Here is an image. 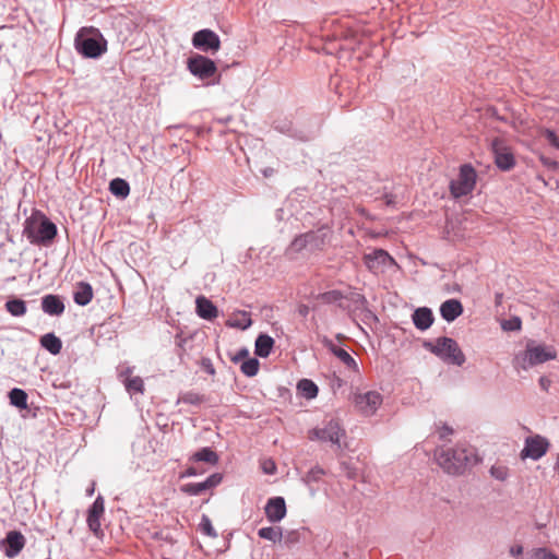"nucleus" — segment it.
Returning <instances> with one entry per match:
<instances>
[{
    "mask_svg": "<svg viewBox=\"0 0 559 559\" xmlns=\"http://www.w3.org/2000/svg\"><path fill=\"white\" fill-rule=\"evenodd\" d=\"M57 235V225L40 210L33 209L23 223V236L34 246L49 247Z\"/></svg>",
    "mask_w": 559,
    "mask_h": 559,
    "instance_id": "f257e3e1",
    "label": "nucleus"
},
{
    "mask_svg": "<svg viewBox=\"0 0 559 559\" xmlns=\"http://www.w3.org/2000/svg\"><path fill=\"white\" fill-rule=\"evenodd\" d=\"M438 464L452 475L463 474L475 462L474 449L464 445L444 447L436 452Z\"/></svg>",
    "mask_w": 559,
    "mask_h": 559,
    "instance_id": "f03ea898",
    "label": "nucleus"
},
{
    "mask_svg": "<svg viewBox=\"0 0 559 559\" xmlns=\"http://www.w3.org/2000/svg\"><path fill=\"white\" fill-rule=\"evenodd\" d=\"M76 52L86 59H98L107 51V40L94 26L81 27L74 37Z\"/></svg>",
    "mask_w": 559,
    "mask_h": 559,
    "instance_id": "7ed1b4c3",
    "label": "nucleus"
},
{
    "mask_svg": "<svg viewBox=\"0 0 559 559\" xmlns=\"http://www.w3.org/2000/svg\"><path fill=\"white\" fill-rule=\"evenodd\" d=\"M272 127L275 131L300 142H308L314 140L320 132L321 120L318 117H312L305 124L294 123L290 119L276 118Z\"/></svg>",
    "mask_w": 559,
    "mask_h": 559,
    "instance_id": "20e7f679",
    "label": "nucleus"
},
{
    "mask_svg": "<svg viewBox=\"0 0 559 559\" xmlns=\"http://www.w3.org/2000/svg\"><path fill=\"white\" fill-rule=\"evenodd\" d=\"M272 127L275 131L300 142H308L314 140L320 132L321 120L318 117H312L305 124L294 123L290 119L276 118Z\"/></svg>",
    "mask_w": 559,
    "mask_h": 559,
    "instance_id": "39448f33",
    "label": "nucleus"
},
{
    "mask_svg": "<svg viewBox=\"0 0 559 559\" xmlns=\"http://www.w3.org/2000/svg\"><path fill=\"white\" fill-rule=\"evenodd\" d=\"M423 347L449 365L461 367L466 360L457 342L449 336H439L435 341L425 340Z\"/></svg>",
    "mask_w": 559,
    "mask_h": 559,
    "instance_id": "423d86ee",
    "label": "nucleus"
},
{
    "mask_svg": "<svg viewBox=\"0 0 559 559\" xmlns=\"http://www.w3.org/2000/svg\"><path fill=\"white\" fill-rule=\"evenodd\" d=\"M478 175L471 163H464L459 167L455 179L449 182V192L453 200H460L472 194L477 185Z\"/></svg>",
    "mask_w": 559,
    "mask_h": 559,
    "instance_id": "0eeeda50",
    "label": "nucleus"
},
{
    "mask_svg": "<svg viewBox=\"0 0 559 559\" xmlns=\"http://www.w3.org/2000/svg\"><path fill=\"white\" fill-rule=\"evenodd\" d=\"M187 69L194 78L201 81L214 79L217 74L215 61L201 53H192L187 59Z\"/></svg>",
    "mask_w": 559,
    "mask_h": 559,
    "instance_id": "6e6552de",
    "label": "nucleus"
},
{
    "mask_svg": "<svg viewBox=\"0 0 559 559\" xmlns=\"http://www.w3.org/2000/svg\"><path fill=\"white\" fill-rule=\"evenodd\" d=\"M345 435L344 428L337 419H330L324 423L323 427H316L309 430L308 438L311 441L319 440L322 442H331L340 448L341 437Z\"/></svg>",
    "mask_w": 559,
    "mask_h": 559,
    "instance_id": "1a4fd4ad",
    "label": "nucleus"
},
{
    "mask_svg": "<svg viewBox=\"0 0 559 559\" xmlns=\"http://www.w3.org/2000/svg\"><path fill=\"white\" fill-rule=\"evenodd\" d=\"M557 357V353L552 347H548L544 344H536L535 342H528L523 357L522 367H534L546 361L552 360Z\"/></svg>",
    "mask_w": 559,
    "mask_h": 559,
    "instance_id": "9d476101",
    "label": "nucleus"
},
{
    "mask_svg": "<svg viewBox=\"0 0 559 559\" xmlns=\"http://www.w3.org/2000/svg\"><path fill=\"white\" fill-rule=\"evenodd\" d=\"M495 165L501 171H510L515 166V157L511 148L500 138L492 139L490 143Z\"/></svg>",
    "mask_w": 559,
    "mask_h": 559,
    "instance_id": "9b49d317",
    "label": "nucleus"
},
{
    "mask_svg": "<svg viewBox=\"0 0 559 559\" xmlns=\"http://www.w3.org/2000/svg\"><path fill=\"white\" fill-rule=\"evenodd\" d=\"M366 267L372 272H383L385 269L397 266L395 259L384 249L376 248L370 253L364 255Z\"/></svg>",
    "mask_w": 559,
    "mask_h": 559,
    "instance_id": "f8f14e48",
    "label": "nucleus"
},
{
    "mask_svg": "<svg viewBox=\"0 0 559 559\" xmlns=\"http://www.w3.org/2000/svg\"><path fill=\"white\" fill-rule=\"evenodd\" d=\"M191 44L195 49L212 55L221 48L219 36L210 28H202L193 33Z\"/></svg>",
    "mask_w": 559,
    "mask_h": 559,
    "instance_id": "ddd939ff",
    "label": "nucleus"
},
{
    "mask_svg": "<svg viewBox=\"0 0 559 559\" xmlns=\"http://www.w3.org/2000/svg\"><path fill=\"white\" fill-rule=\"evenodd\" d=\"M549 448V442L545 437L535 435L527 437L524 442V448L521 451V456L530 457L534 461L542 459Z\"/></svg>",
    "mask_w": 559,
    "mask_h": 559,
    "instance_id": "4468645a",
    "label": "nucleus"
},
{
    "mask_svg": "<svg viewBox=\"0 0 559 559\" xmlns=\"http://www.w3.org/2000/svg\"><path fill=\"white\" fill-rule=\"evenodd\" d=\"M26 539L24 535L16 530L9 531L5 537L0 542V548L4 556L15 558L24 548Z\"/></svg>",
    "mask_w": 559,
    "mask_h": 559,
    "instance_id": "2eb2a0df",
    "label": "nucleus"
},
{
    "mask_svg": "<svg viewBox=\"0 0 559 559\" xmlns=\"http://www.w3.org/2000/svg\"><path fill=\"white\" fill-rule=\"evenodd\" d=\"M382 403V395L377 391H368L354 396V404L364 415L370 416L376 413Z\"/></svg>",
    "mask_w": 559,
    "mask_h": 559,
    "instance_id": "dca6fc26",
    "label": "nucleus"
},
{
    "mask_svg": "<svg viewBox=\"0 0 559 559\" xmlns=\"http://www.w3.org/2000/svg\"><path fill=\"white\" fill-rule=\"evenodd\" d=\"M105 512V501L103 496L98 495L86 512V523L94 535L102 533L100 520Z\"/></svg>",
    "mask_w": 559,
    "mask_h": 559,
    "instance_id": "f3484780",
    "label": "nucleus"
},
{
    "mask_svg": "<svg viewBox=\"0 0 559 559\" xmlns=\"http://www.w3.org/2000/svg\"><path fill=\"white\" fill-rule=\"evenodd\" d=\"M309 246V252L323 251L325 246L330 243L332 238L331 228L323 224L314 230L306 233Z\"/></svg>",
    "mask_w": 559,
    "mask_h": 559,
    "instance_id": "a211bd4d",
    "label": "nucleus"
},
{
    "mask_svg": "<svg viewBox=\"0 0 559 559\" xmlns=\"http://www.w3.org/2000/svg\"><path fill=\"white\" fill-rule=\"evenodd\" d=\"M321 343L331 354L340 359L348 370L359 373L360 370L358 362L346 349L335 345L328 336H322Z\"/></svg>",
    "mask_w": 559,
    "mask_h": 559,
    "instance_id": "6ab92c4d",
    "label": "nucleus"
},
{
    "mask_svg": "<svg viewBox=\"0 0 559 559\" xmlns=\"http://www.w3.org/2000/svg\"><path fill=\"white\" fill-rule=\"evenodd\" d=\"M264 512L270 523L281 522L287 513L285 499L281 496L269 498L264 507Z\"/></svg>",
    "mask_w": 559,
    "mask_h": 559,
    "instance_id": "aec40b11",
    "label": "nucleus"
},
{
    "mask_svg": "<svg viewBox=\"0 0 559 559\" xmlns=\"http://www.w3.org/2000/svg\"><path fill=\"white\" fill-rule=\"evenodd\" d=\"M40 308L45 314L61 317L64 313V298L57 294H46L40 298Z\"/></svg>",
    "mask_w": 559,
    "mask_h": 559,
    "instance_id": "412c9836",
    "label": "nucleus"
},
{
    "mask_svg": "<svg viewBox=\"0 0 559 559\" xmlns=\"http://www.w3.org/2000/svg\"><path fill=\"white\" fill-rule=\"evenodd\" d=\"M195 313L203 320L213 321L218 317V308L211 299L200 295L195 298Z\"/></svg>",
    "mask_w": 559,
    "mask_h": 559,
    "instance_id": "4be33fe9",
    "label": "nucleus"
},
{
    "mask_svg": "<svg viewBox=\"0 0 559 559\" xmlns=\"http://www.w3.org/2000/svg\"><path fill=\"white\" fill-rule=\"evenodd\" d=\"M441 318L451 323L455 321L464 311L461 300L451 298L444 300L439 308Z\"/></svg>",
    "mask_w": 559,
    "mask_h": 559,
    "instance_id": "5701e85b",
    "label": "nucleus"
},
{
    "mask_svg": "<svg viewBox=\"0 0 559 559\" xmlns=\"http://www.w3.org/2000/svg\"><path fill=\"white\" fill-rule=\"evenodd\" d=\"M412 321L419 331L428 330L435 322V316L429 307H418L412 313Z\"/></svg>",
    "mask_w": 559,
    "mask_h": 559,
    "instance_id": "b1692460",
    "label": "nucleus"
},
{
    "mask_svg": "<svg viewBox=\"0 0 559 559\" xmlns=\"http://www.w3.org/2000/svg\"><path fill=\"white\" fill-rule=\"evenodd\" d=\"M94 297V290L88 282H78L73 290V301L81 307L88 305Z\"/></svg>",
    "mask_w": 559,
    "mask_h": 559,
    "instance_id": "393cba45",
    "label": "nucleus"
},
{
    "mask_svg": "<svg viewBox=\"0 0 559 559\" xmlns=\"http://www.w3.org/2000/svg\"><path fill=\"white\" fill-rule=\"evenodd\" d=\"M189 462L215 466L219 462V456L211 447H202L189 456Z\"/></svg>",
    "mask_w": 559,
    "mask_h": 559,
    "instance_id": "a878e982",
    "label": "nucleus"
},
{
    "mask_svg": "<svg viewBox=\"0 0 559 559\" xmlns=\"http://www.w3.org/2000/svg\"><path fill=\"white\" fill-rule=\"evenodd\" d=\"M275 341L272 336H270L266 333H260L258 334L255 342H254V354L257 357L260 358H267L273 348H274Z\"/></svg>",
    "mask_w": 559,
    "mask_h": 559,
    "instance_id": "bb28decb",
    "label": "nucleus"
},
{
    "mask_svg": "<svg viewBox=\"0 0 559 559\" xmlns=\"http://www.w3.org/2000/svg\"><path fill=\"white\" fill-rule=\"evenodd\" d=\"M39 344L45 350L53 356L60 354L62 349V341L53 332H48L41 335L39 338Z\"/></svg>",
    "mask_w": 559,
    "mask_h": 559,
    "instance_id": "cd10ccee",
    "label": "nucleus"
},
{
    "mask_svg": "<svg viewBox=\"0 0 559 559\" xmlns=\"http://www.w3.org/2000/svg\"><path fill=\"white\" fill-rule=\"evenodd\" d=\"M108 190L117 199L124 200L130 194V185L126 179L116 177L109 181Z\"/></svg>",
    "mask_w": 559,
    "mask_h": 559,
    "instance_id": "c85d7f7f",
    "label": "nucleus"
},
{
    "mask_svg": "<svg viewBox=\"0 0 559 559\" xmlns=\"http://www.w3.org/2000/svg\"><path fill=\"white\" fill-rule=\"evenodd\" d=\"M4 308L12 317L16 318L23 317L27 312L26 301L16 296L9 297L4 304Z\"/></svg>",
    "mask_w": 559,
    "mask_h": 559,
    "instance_id": "c756f323",
    "label": "nucleus"
},
{
    "mask_svg": "<svg viewBox=\"0 0 559 559\" xmlns=\"http://www.w3.org/2000/svg\"><path fill=\"white\" fill-rule=\"evenodd\" d=\"M297 392L307 400H313L318 396L319 388L311 379H300L297 382Z\"/></svg>",
    "mask_w": 559,
    "mask_h": 559,
    "instance_id": "7c9ffc66",
    "label": "nucleus"
},
{
    "mask_svg": "<svg viewBox=\"0 0 559 559\" xmlns=\"http://www.w3.org/2000/svg\"><path fill=\"white\" fill-rule=\"evenodd\" d=\"M8 397L12 406L16 407L20 411L27 409L28 395L25 392V390L20 388H13L8 392Z\"/></svg>",
    "mask_w": 559,
    "mask_h": 559,
    "instance_id": "2f4dec72",
    "label": "nucleus"
},
{
    "mask_svg": "<svg viewBox=\"0 0 559 559\" xmlns=\"http://www.w3.org/2000/svg\"><path fill=\"white\" fill-rule=\"evenodd\" d=\"M258 536L274 544L281 543L283 539V531L281 527L264 526L258 530Z\"/></svg>",
    "mask_w": 559,
    "mask_h": 559,
    "instance_id": "473e14b6",
    "label": "nucleus"
},
{
    "mask_svg": "<svg viewBox=\"0 0 559 559\" xmlns=\"http://www.w3.org/2000/svg\"><path fill=\"white\" fill-rule=\"evenodd\" d=\"M237 313L241 316V319L228 320L226 322L227 326L241 331L248 330L253 323L250 313L245 310H239Z\"/></svg>",
    "mask_w": 559,
    "mask_h": 559,
    "instance_id": "72a5a7b5",
    "label": "nucleus"
},
{
    "mask_svg": "<svg viewBox=\"0 0 559 559\" xmlns=\"http://www.w3.org/2000/svg\"><path fill=\"white\" fill-rule=\"evenodd\" d=\"M260 369V361L255 357L245 359L240 365V371L249 378L257 376Z\"/></svg>",
    "mask_w": 559,
    "mask_h": 559,
    "instance_id": "f704fd0d",
    "label": "nucleus"
},
{
    "mask_svg": "<svg viewBox=\"0 0 559 559\" xmlns=\"http://www.w3.org/2000/svg\"><path fill=\"white\" fill-rule=\"evenodd\" d=\"M207 490L209 489L204 480L199 483H187L180 486V491L188 496H200Z\"/></svg>",
    "mask_w": 559,
    "mask_h": 559,
    "instance_id": "c9c22d12",
    "label": "nucleus"
},
{
    "mask_svg": "<svg viewBox=\"0 0 559 559\" xmlns=\"http://www.w3.org/2000/svg\"><path fill=\"white\" fill-rule=\"evenodd\" d=\"M325 475V471L319 466V465H316L313 467H311L302 477H301V480L305 485L309 486L312 484V483H319L322 478V476Z\"/></svg>",
    "mask_w": 559,
    "mask_h": 559,
    "instance_id": "e433bc0d",
    "label": "nucleus"
},
{
    "mask_svg": "<svg viewBox=\"0 0 559 559\" xmlns=\"http://www.w3.org/2000/svg\"><path fill=\"white\" fill-rule=\"evenodd\" d=\"M304 250H307L309 252V246H308V239H307L306 233L299 234L294 237V239L292 240V242L287 249V252L288 253L289 252L299 253Z\"/></svg>",
    "mask_w": 559,
    "mask_h": 559,
    "instance_id": "4c0bfd02",
    "label": "nucleus"
},
{
    "mask_svg": "<svg viewBox=\"0 0 559 559\" xmlns=\"http://www.w3.org/2000/svg\"><path fill=\"white\" fill-rule=\"evenodd\" d=\"M205 401V396L199 393L188 391L179 395L177 403H185L193 406H200Z\"/></svg>",
    "mask_w": 559,
    "mask_h": 559,
    "instance_id": "58836bf2",
    "label": "nucleus"
},
{
    "mask_svg": "<svg viewBox=\"0 0 559 559\" xmlns=\"http://www.w3.org/2000/svg\"><path fill=\"white\" fill-rule=\"evenodd\" d=\"M124 386L129 393H143L144 391V382L138 376L126 379Z\"/></svg>",
    "mask_w": 559,
    "mask_h": 559,
    "instance_id": "ea45409f",
    "label": "nucleus"
},
{
    "mask_svg": "<svg viewBox=\"0 0 559 559\" xmlns=\"http://www.w3.org/2000/svg\"><path fill=\"white\" fill-rule=\"evenodd\" d=\"M199 531L203 535H206L209 537H212V538L217 537V533H216L215 528L213 527L212 521L206 514H203L201 518V521L199 523Z\"/></svg>",
    "mask_w": 559,
    "mask_h": 559,
    "instance_id": "a19ab883",
    "label": "nucleus"
},
{
    "mask_svg": "<svg viewBox=\"0 0 559 559\" xmlns=\"http://www.w3.org/2000/svg\"><path fill=\"white\" fill-rule=\"evenodd\" d=\"M501 328L507 332H516L522 328V320L518 316H513L509 319H506L501 322Z\"/></svg>",
    "mask_w": 559,
    "mask_h": 559,
    "instance_id": "79ce46f5",
    "label": "nucleus"
},
{
    "mask_svg": "<svg viewBox=\"0 0 559 559\" xmlns=\"http://www.w3.org/2000/svg\"><path fill=\"white\" fill-rule=\"evenodd\" d=\"M343 294L340 290L333 289L321 294V299L326 304H332L341 300Z\"/></svg>",
    "mask_w": 559,
    "mask_h": 559,
    "instance_id": "37998d69",
    "label": "nucleus"
},
{
    "mask_svg": "<svg viewBox=\"0 0 559 559\" xmlns=\"http://www.w3.org/2000/svg\"><path fill=\"white\" fill-rule=\"evenodd\" d=\"M543 135L552 147L559 150V136L555 130L545 129Z\"/></svg>",
    "mask_w": 559,
    "mask_h": 559,
    "instance_id": "c03bdc74",
    "label": "nucleus"
},
{
    "mask_svg": "<svg viewBox=\"0 0 559 559\" xmlns=\"http://www.w3.org/2000/svg\"><path fill=\"white\" fill-rule=\"evenodd\" d=\"M532 559H559V557L546 548H537L534 550Z\"/></svg>",
    "mask_w": 559,
    "mask_h": 559,
    "instance_id": "a18cd8bd",
    "label": "nucleus"
},
{
    "mask_svg": "<svg viewBox=\"0 0 559 559\" xmlns=\"http://www.w3.org/2000/svg\"><path fill=\"white\" fill-rule=\"evenodd\" d=\"M222 481H223L222 473H213L206 479H204V483L209 490L217 487Z\"/></svg>",
    "mask_w": 559,
    "mask_h": 559,
    "instance_id": "49530a36",
    "label": "nucleus"
},
{
    "mask_svg": "<svg viewBox=\"0 0 559 559\" xmlns=\"http://www.w3.org/2000/svg\"><path fill=\"white\" fill-rule=\"evenodd\" d=\"M250 358V353L247 347H241L237 350V353L230 358L234 364L242 362L245 359Z\"/></svg>",
    "mask_w": 559,
    "mask_h": 559,
    "instance_id": "de8ad7c7",
    "label": "nucleus"
},
{
    "mask_svg": "<svg viewBox=\"0 0 559 559\" xmlns=\"http://www.w3.org/2000/svg\"><path fill=\"white\" fill-rule=\"evenodd\" d=\"M350 300L356 305L358 309H365L368 305L367 298L359 293H354L350 297Z\"/></svg>",
    "mask_w": 559,
    "mask_h": 559,
    "instance_id": "09e8293b",
    "label": "nucleus"
},
{
    "mask_svg": "<svg viewBox=\"0 0 559 559\" xmlns=\"http://www.w3.org/2000/svg\"><path fill=\"white\" fill-rule=\"evenodd\" d=\"M200 366H201L202 370L205 371L210 376H214L216 372L212 360L207 357L201 358Z\"/></svg>",
    "mask_w": 559,
    "mask_h": 559,
    "instance_id": "8fccbe9b",
    "label": "nucleus"
},
{
    "mask_svg": "<svg viewBox=\"0 0 559 559\" xmlns=\"http://www.w3.org/2000/svg\"><path fill=\"white\" fill-rule=\"evenodd\" d=\"M282 540L284 542V544L287 547H290L292 545L299 542V533L297 531H292V532L287 533L286 535H283Z\"/></svg>",
    "mask_w": 559,
    "mask_h": 559,
    "instance_id": "3c124183",
    "label": "nucleus"
},
{
    "mask_svg": "<svg viewBox=\"0 0 559 559\" xmlns=\"http://www.w3.org/2000/svg\"><path fill=\"white\" fill-rule=\"evenodd\" d=\"M490 474H491L492 477H495L498 480H504L507 478V476H508V471L504 467L492 466L490 468Z\"/></svg>",
    "mask_w": 559,
    "mask_h": 559,
    "instance_id": "603ef678",
    "label": "nucleus"
},
{
    "mask_svg": "<svg viewBox=\"0 0 559 559\" xmlns=\"http://www.w3.org/2000/svg\"><path fill=\"white\" fill-rule=\"evenodd\" d=\"M203 473H204V471H199L195 466H189L183 472H181L179 474V478L183 479V478H188V477H194V476L201 475Z\"/></svg>",
    "mask_w": 559,
    "mask_h": 559,
    "instance_id": "864d4df0",
    "label": "nucleus"
},
{
    "mask_svg": "<svg viewBox=\"0 0 559 559\" xmlns=\"http://www.w3.org/2000/svg\"><path fill=\"white\" fill-rule=\"evenodd\" d=\"M261 467L263 473L266 475H274L276 473V465L272 460H265Z\"/></svg>",
    "mask_w": 559,
    "mask_h": 559,
    "instance_id": "5fc2aeb1",
    "label": "nucleus"
},
{
    "mask_svg": "<svg viewBox=\"0 0 559 559\" xmlns=\"http://www.w3.org/2000/svg\"><path fill=\"white\" fill-rule=\"evenodd\" d=\"M153 538L156 540L166 542L171 545L175 544V539L173 538V536L169 533L165 534L163 531L155 532L153 534Z\"/></svg>",
    "mask_w": 559,
    "mask_h": 559,
    "instance_id": "6e6d98bb",
    "label": "nucleus"
},
{
    "mask_svg": "<svg viewBox=\"0 0 559 559\" xmlns=\"http://www.w3.org/2000/svg\"><path fill=\"white\" fill-rule=\"evenodd\" d=\"M538 384L540 386V389L545 392H549V388L551 385V380L546 377V376H542L539 379H538Z\"/></svg>",
    "mask_w": 559,
    "mask_h": 559,
    "instance_id": "4d7b16f0",
    "label": "nucleus"
},
{
    "mask_svg": "<svg viewBox=\"0 0 559 559\" xmlns=\"http://www.w3.org/2000/svg\"><path fill=\"white\" fill-rule=\"evenodd\" d=\"M510 554L512 557H520L523 554V546L522 545H513L510 548Z\"/></svg>",
    "mask_w": 559,
    "mask_h": 559,
    "instance_id": "13d9d810",
    "label": "nucleus"
},
{
    "mask_svg": "<svg viewBox=\"0 0 559 559\" xmlns=\"http://www.w3.org/2000/svg\"><path fill=\"white\" fill-rule=\"evenodd\" d=\"M297 312L300 317L306 318L310 312V308L306 304H300L298 306Z\"/></svg>",
    "mask_w": 559,
    "mask_h": 559,
    "instance_id": "bf43d9fd",
    "label": "nucleus"
},
{
    "mask_svg": "<svg viewBox=\"0 0 559 559\" xmlns=\"http://www.w3.org/2000/svg\"><path fill=\"white\" fill-rule=\"evenodd\" d=\"M383 199L388 206H394L396 203L395 195L393 193H384Z\"/></svg>",
    "mask_w": 559,
    "mask_h": 559,
    "instance_id": "052dcab7",
    "label": "nucleus"
},
{
    "mask_svg": "<svg viewBox=\"0 0 559 559\" xmlns=\"http://www.w3.org/2000/svg\"><path fill=\"white\" fill-rule=\"evenodd\" d=\"M452 433H453V429H452V427H450L448 425H443L439 432L441 439H443L447 436L452 435Z\"/></svg>",
    "mask_w": 559,
    "mask_h": 559,
    "instance_id": "680f3d73",
    "label": "nucleus"
},
{
    "mask_svg": "<svg viewBox=\"0 0 559 559\" xmlns=\"http://www.w3.org/2000/svg\"><path fill=\"white\" fill-rule=\"evenodd\" d=\"M540 162L544 166H547L549 168H556L558 166V164L554 160H551L550 158L548 157H545V156H540Z\"/></svg>",
    "mask_w": 559,
    "mask_h": 559,
    "instance_id": "e2e57ef3",
    "label": "nucleus"
},
{
    "mask_svg": "<svg viewBox=\"0 0 559 559\" xmlns=\"http://www.w3.org/2000/svg\"><path fill=\"white\" fill-rule=\"evenodd\" d=\"M260 173L263 175V177L270 178L275 174V169L273 167H264L260 170Z\"/></svg>",
    "mask_w": 559,
    "mask_h": 559,
    "instance_id": "0e129e2a",
    "label": "nucleus"
},
{
    "mask_svg": "<svg viewBox=\"0 0 559 559\" xmlns=\"http://www.w3.org/2000/svg\"><path fill=\"white\" fill-rule=\"evenodd\" d=\"M94 493V484L86 489V496L92 497Z\"/></svg>",
    "mask_w": 559,
    "mask_h": 559,
    "instance_id": "69168bd1",
    "label": "nucleus"
},
{
    "mask_svg": "<svg viewBox=\"0 0 559 559\" xmlns=\"http://www.w3.org/2000/svg\"><path fill=\"white\" fill-rule=\"evenodd\" d=\"M555 472L559 475V454L555 464Z\"/></svg>",
    "mask_w": 559,
    "mask_h": 559,
    "instance_id": "338daca9",
    "label": "nucleus"
},
{
    "mask_svg": "<svg viewBox=\"0 0 559 559\" xmlns=\"http://www.w3.org/2000/svg\"><path fill=\"white\" fill-rule=\"evenodd\" d=\"M283 212H284V211H283V209H278V210L276 211V217H277L278 219H281V218H282V214H283Z\"/></svg>",
    "mask_w": 559,
    "mask_h": 559,
    "instance_id": "774afa93",
    "label": "nucleus"
}]
</instances>
